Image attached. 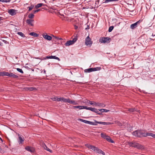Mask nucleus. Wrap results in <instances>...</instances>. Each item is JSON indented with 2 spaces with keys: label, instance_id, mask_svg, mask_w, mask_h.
<instances>
[{
  "label": "nucleus",
  "instance_id": "nucleus-31",
  "mask_svg": "<svg viewBox=\"0 0 155 155\" xmlns=\"http://www.w3.org/2000/svg\"><path fill=\"white\" fill-rule=\"evenodd\" d=\"M147 136H150L152 137L153 138H155V134H153L152 133H147Z\"/></svg>",
  "mask_w": 155,
  "mask_h": 155
},
{
  "label": "nucleus",
  "instance_id": "nucleus-17",
  "mask_svg": "<svg viewBox=\"0 0 155 155\" xmlns=\"http://www.w3.org/2000/svg\"><path fill=\"white\" fill-rule=\"evenodd\" d=\"M34 20L32 19H28L26 20V23L28 25H30L31 26H33L34 25L33 23Z\"/></svg>",
  "mask_w": 155,
  "mask_h": 155
},
{
  "label": "nucleus",
  "instance_id": "nucleus-14",
  "mask_svg": "<svg viewBox=\"0 0 155 155\" xmlns=\"http://www.w3.org/2000/svg\"><path fill=\"white\" fill-rule=\"evenodd\" d=\"M8 76L10 77H12L15 78H18V77L17 75H15L12 73H8Z\"/></svg>",
  "mask_w": 155,
  "mask_h": 155
},
{
  "label": "nucleus",
  "instance_id": "nucleus-55",
  "mask_svg": "<svg viewBox=\"0 0 155 155\" xmlns=\"http://www.w3.org/2000/svg\"><path fill=\"white\" fill-rule=\"evenodd\" d=\"M120 24V22H119V23H117V26H119V24Z\"/></svg>",
  "mask_w": 155,
  "mask_h": 155
},
{
  "label": "nucleus",
  "instance_id": "nucleus-44",
  "mask_svg": "<svg viewBox=\"0 0 155 155\" xmlns=\"http://www.w3.org/2000/svg\"><path fill=\"white\" fill-rule=\"evenodd\" d=\"M79 120H80L81 121L84 122L85 123H86L87 120H84L82 119H80Z\"/></svg>",
  "mask_w": 155,
  "mask_h": 155
},
{
  "label": "nucleus",
  "instance_id": "nucleus-19",
  "mask_svg": "<svg viewBox=\"0 0 155 155\" xmlns=\"http://www.w3.org/2000/svg\"><path fill=\"white\" fill-rule=\"evenodd\" d=\"M135 148H136L138 149L143 150L144 149L143 146L138 143H137V145Z\"/></svg>",
  "mask_w": 155,
  "mask_h": 155
},
{
  "label": "nucleus",
  "instance_id": "nucleus-29",
  "mask_svg": "<svg viewBox=\"0 0 155 155\" xmlns=\"http://www.w3.org/2000/svg\"><path fill=\"white\" fill-rule=\"evenodd\" d=\"M50 59H54L58 60L59 61H60V59L57 57L55 56H51Z\"/></svg>",
  "mask_w": 155,
  "mask_h": 155
},
{
  "label": "nucleus",
  "instance_id": "nucleus-39",
  "mask_svg": "<svg viewBox=\"0 0 155 155\" xmlns=\"http://www.w3.org/2000/svg\"><path fill=\"white\" fill-rule=\"evenodd\" d=\"M16 70L20 72L21 73L23 74L24 73L23 71L21 69L19 68H17Z\"/></svg>",
  "mask_w": 155,
  "mask_h": 155
},
{
  "label": "nucleus",
  "instance_id": "nucleus-59",
  "mask_svg": "<svg viewBox=\"0 0 155 155\" xmlns=\"http://www.w3.org/2000/svg\"><path fill=\"white\" fill-rule=\"evenodd\" d=\"M44 72H45V70H44Z\"/></svg>",
  "mask_w": 155,
  "mask_h": 155
},
{
  "label": "nucleus",
  "instance_id": "nucleus-53",
  "mask_svg": "<svg viewBox=\"0 0 155 155\" xmlns=\"http://www.w3.org/2000/svg\"><path fill=\"white\" fill-rule=\"evenodd\" d=\"M3 41L5 44H6L7 43V41H5V40H3Z\"/></svg>",
  "mask_w": 155,
  "mask_h": 155
},
{
  "label": "nucleus",
  "instance_id": "nucleus-30",
  "mask_svg": "<svg viewBox=\"0 0 155 155\" xmlns=\"http://www.w3.org/2000/svg\"><path fill=\"white\" fill-rule=\"evenodd\" d=\"M128 111L130 112H133L134 111H138V110H137L135 108H130L128 109Z\"/></svg>",
  "mask_w": 155,
  "mask_h": 155
},
{
  "label": "nucleus",
  "instance_id": "nucleus-16",
  "mask_svg": "<svg viewBox=\"0 0 155 155\" xmlns=\"http://www.w3.org/2000/svg\"><path fill=\"white\" fill-rule=\"evenodd\" d=\"M68 99L65 98L64 97L59 98L58 99V101H63L65 103H68Z\"/></svg>",
  "mask_w": 155,
  "mask_h": 155
},
{
  "label": "nucleus",
  "instance_id": "nucleus-57",
  "mask_svg": "<svg viewBox=\"0 0 155 155\" xmlns=\"http://www.w3.org/2000/svg\"><path fill=\"white\" fill-rule=\"evenodd\" d=\"M116 19H113V21H116Z\"/></svg>",
  "mask_w": 155,
  "mask_h": 155
},
{
  "label": "nucleus",
  "instance_id": "nucleus-2",
  "mask_svg": "<svg viewBox=\"0 0 155 155\" xmlns=\"http://www.w3.org/2000/svg\"><path fill=\"white\" fill-rule=\"evenodd\" d=\"M132 134L138 137H146L147 136V133H146L140 130H138L133 132Z\"/></svg>",
  "mask_w": 155,
  "mask_h": 155
},
{
  "label": "nucleus",
  "instance_id": "nucleus-27",
  "mask_svg": "<svg viewBox=\"0 0 155 155\" xmlns=\"http://www.w3.org/2000/svg\"><path fill=\"white\" fill-rule=\"evenodd\" d=\"M44 5L43 3H38L35 6V8H39L41 6Z\"/></svg>",
  "mask_w": 155,
  "mask_h": 155
},
{
  "label": "nucleus",
  "instance_id": "nucleus-54",
  "mask_svg": "<svg viewBox=\"0 0 155 155\" xmlns=\"http://www.w3.org/2000/svg\"><path fill=\"white\" fill-rule=\"evenodd\" d=\"M25 68L27 69H29V68L28 66H26Z\"/></svg>",
  "mask_w": 155,
  "mask_h": 155
},
{
  "label": "nucleus",
  "instance_id": "nucleus-15",
  "mask_svg": "<svg viewBox=\"0 0 155 155\" xmlns=\"http://www.w3.org/2000/svg\"><path fill=\"white\" fill-rule=\"evenodd\" d=\"M94 104L95 106H98L102 107H104L105 106V105L102 103L95 102Z\"/></svg>",
  "mask_w": 155,
  "mask_h": 155
},
{
  "label": "nucleus",
  "instance_id": "nucleus-24",
  "mask_svg": "<svg viewBox=\"0 0 155 155\" xmlns=\"http://www.w3.org/2000/svg\"><path fill=\"white\" fill-rule=\"evenodd\" d=\"M29 35L35 37H37L38 36V34L34 32H31L29 34Z\"/></svg>",
  "mask_w": 155,
  "mask_h": 155
},
{
  "label": "nucleus",
  "instance_id": "nucleus-33",
  "mask_svg": "<svg viewBox=\"0 0 155 155\" xmlns=\"http://www.w3.org/2000/svg\"><path fill=\"white\" fill-rule=\"evenodd\" d=\"M17 34H18L19 35L21 36V37H25V35L24 34L22 33V32H17Z\"/></svg>",
  "mask_w": 155,
  "mask_h": 155
},
{
  "label": "nucleus",
  "instance_id": "nucleus-47",
  "mask_svg": "<svg viewBox=\"0 0 155 155\" xmlns=\"http://www.w3.org/2000/svg\"><path fill=\"white\" fill-rule=\"evenodd\" d=\"M4 151L1 148H0V152L2 153H4Z\"/></svg>",
  "mask_w": 155,
  "mask_h": 155
},
{
  "label": "nucleus",
  "instance_id": "nucleus-42",
  "mask_svg": "<svg viewBox=\"0 0 155 155\" xmlns=\"http://www.w3.org/2000/svg\"><path fill=\"white\" fill-rule=\"evenodd\" d=\"M10 2V0H0V2Z\"/></svg>",
  "mask_w": 155,
  "mask_h": 155
},
{
  "label": "nucleus",
  "instance_id": "nucleus-37",
  "mask_svg": "<svg viewBox=\"0 0 155 155\" xmlns=\"http://www.w3.org/2000/svg\"><path fill=\"white\" fill-rule=\"evenodd\" d=\"M115 123L119 126H122V124L119 121H116Z\"/></svg>",
  "mask_w": 155,
  "mask_h": 155
},
{
  "label": "nucleus",
  "instance_id": "nucleus-48",
  "mask_svg": "<svg viewBox=\"0 0 155 155\" xmlns=\"http://www.w3.org/2000/svg\"><path fill=\"white\" fill-rule=\"evenodd\" d=\"M142 21V20H139V21H138L136 23H137V24L138 25V24H139Z\"/></svg>",
  "mask_w": 155,
  "mask_h": 155
},
{
  "label": "nucleus",
  "instance_id": "nucleus-9",
  "mask_svg": "<svg viewBox=\"0 0 155 155\" xmlns=\"http://www.w3.org/2000/svg\"><path fill=\"white\" fill-rule=\"evenodd\" d=\"M88 107L84 105H78L76 106H73V108L75 109L78 108L80 110L82 109H86L87 110Z\"/></svg>",
  "mask_w": 155,
  "mask_h": 155
},
{
  "label": "nucleus",
  "instance_id": "nucleus-6",
  "mask_svg": "<svg viewBox=\"0 0 155 155\" xmlns=\"http://www.w3.org/2000/svg\"><path fill=\"white\" fill-rule=\"evenodd\" d=\"M85 44L87 45H89L91 46L92 44V42L91 41V39L90 38L89 36H88L86 38L85 40Z\"/></svg>",
  "mask_w": 155,
  "mask_h": 155
},
{
  "label": "nucleus",
  "instance_id": "nucleus-46",
  "mask_svg": "<svg viewBox=\"0 0 155 155\" xmlns=\"http://www.w3.org/2000/svg\"><path fill=\"white\" fill-rule=\"evenodd\" d=\"M88 103L90 104V105H93V104L95 105L94 103H92V101H89V102H88Z\"/></svg>",
  "mask_w": 155,
  "mask_h": 155
},
{
  "label": "nucleus",
  "instance_id": "nucleus-1",
  "mask_svg": "<svg viewBox=\"0 0 155 155\" xmlns=\"http://www.w3.org/2000/svg\"><path fill=\"white\" fill-rule=\"evenodd\" d=\"M95 122H92L87 120L86 124H87L90 125H97V124H103L105 125H108L111 124H113V123L110 122H106L101 121H97L96 120H95Z\"/></svg>",
  "mask_w": 155,
  "mask_h": 155
},
{
  "label": "nucleus",
  "instance_id": "nucleus-50",
  "mask_svg": "<svg viewBox=\"0 0 155 155\" xmlns=\"http://www.w3.org/2000/svg\"><path fill=\"white\" fill-rule=\"evenodd\" d=\"M74 29L76 30L78 28V26L76 25L74 26Z\"/></svg>",
  "mask_w": 155,
  "mask_h": 155
},
{
  "label": "nucleus",
  "instance_id": "nucleus-43",
  "mask_svg": "<svg viewBox=\"0 0 155 155\" xmlns=\"http://www.w3.org/2000/svg\"><path fill=\"white\" fill-rule=\"evenodd\" d=\"M77 38H73L72 40H71V41H73V44H74V43L75 42H76V41H77Z\"/></svg>",
  "mask_w": 155,
  "mask_h": 155
},
{
  "label": "nucleus",
  "instance_id": "nucleus-56",
  "mask_svg": "<svg viewBox=\"0 0 155 155\" xmlns=\"http://www.w3.org/2000/svg\"><path fill=\"white\" fill-rule=\"evenodd\" d=\"M152 36H153V37L154 36H155V35H153V34L152 35Z\"/></svg>",
  "mask_w": 155,
  "mask_h": 155
},
{
  "label": "nucleus",
  "instance_id": "nucleus-35",
  "mask_svg": "<svg viewBox=\"0 0 155 155\" xmlns=\"http://www.w3.org/2000/svg\"><path fill=\"white\" fill-rule=\"evenodd\" d=\"M117 1V0H105L104 2V3H107L110 2L116 1Z\"/></svg>",
  "mask_w": 155,
  "mask_h": 155
},
{
  "label": "nucleus",
  "instance_id": "nucleus-51",
  "mask_svg": "<svg viewBox=\"0 0 155 155\" xmlns=\"http://www.w3.org/2000/svg\"><path fill=\"white\" fill-rule=\"evenodd\" d=\"M55 38H56L58 40H60L62 39L61 38H58V37H55Z\"/></svg>",
  "mask_w": 155,
  "mask_h": 155
},
{
  "label": "nucleus",
  "instance_id": "nucleus-10",
  "mask_svg": "<svg viewBox=\"0 0 155 155\" xmlns=\"http://www.w3.org/2000/svg\"><path fill=\"white\" fill-rule=\"evenodd\" d=\"M42 36L45 39L48 41H51L52 39V37L51 36L48 35L46 33L43 34L42 35Z\"/></svg>",
  "mask_w": 155,
  "mask_h": 155
},
{
  "label": "nucleus",
  "instance_id": "nucleus-25",
  "mask_svg": "<svg viewBox=\"0 0 155 155\" xmlns=\"http://www.w3.org/2000/svg\"><path fill=\"white\" fill-rule=\"evenodd\" d=\"M8 72H0V75L8 76Z\"/></svg>",
  "mask_w": 155,
  "mask_h": 155
},
{
  "label": "nucleus",
  "instance_id": "nucleus-32",
  "mask_svg": "<svg viewBox=\"0 0 155 155\" xmlns=\"http://www.w3.org/2000/svg\"><path fill=\"white\" fill-rule=\"evenodd\" d=\"M27 89L30 91L35 90L36 89V88L33 87H28L27 88Z\"/></svg>",
  "mask_w": 155,
  "mask_h": 155
},
{
  "label": "nucleus",
  "instance_id": "nucleus-18",
  "mask_svg": "<svg viewBox=\"0 0 155 155\" xmlns=\"http://www.w3.org/2000/svg\"><path fill=\"white\" fill-rule=\"evenodd\" d=\"M25 149L27 150L31 153L33 152L34 151V150L33 148L29 146L26 147Z\"/></svg>",
  "mask_w": 155,
  "mask_h": 155
},
{
  "label": "nucleus",
  "instance_id": "nucleus-20",
  "mask_svg": "<svg viewBox=\"0 0 155 155\" xmlns=\"http://www.w3.org/2000/svg\"><path fill=\"white\" fill-rule=\"evenodd\" d=\"M95 152L99 154H101L103 155H105L104 153L97 147V149H96Z\"/></svg>",
  "mask_w": 155,
  "mask_h": 155
},
{
  "label": "nucleus",
  "instance_id": "nucleus-26",
  "mask_svg": "<svg viewBox=\"0 0 155 155\" xmlns=\"http://www.w3.org/2000/svg\"><path fill=\"white\" fill-rule=\"evenodd\" d=\"M43 147L45 150L49 151L50 152H52V151L49 148H48L45 145H43Z\"/></svg>",
  "mask_w": 155,
  "mask_h": 155
},
{
  "label": "nucleus",
  "instance_id": "nucleus-52",
  "mask_svg": "<svg viewBox=\"0 0 155 155\" xmlns=\"http://www.w3.org/2000/svg\"><path fill=\"white\" fill-rule=\"evenodd\" d=\"M46 59H50V56H46Z\"/></svg>",
  "mask_w": 155,
  "mask_h": 155
},
{
  "label": "nucleus",
  "instance_id": "nucleus-12",
  "mask_svg": "<svg viewBox=\"0 0 155 155\" xmlns=\"http://www.w3.org/2000/svg\"><path fill=\"white\" fill-rule=\"evenodd\" d=\"M137 142L135 141H133L132 142H128V144L130 147L135 148L137 144Z\"/></svg>",
  "mask_w": 155,
  "mask_h": 155
},
{
  "label": "nucleus",
  "instance_id": "nucleus-38",
  "mask_svg": "<svg viewBox=\"0 0 155 155\" xmlns=\"http://www.w3.org/2000/svg\"><path fill=\"white\" fill-rule=\"evenodd\" d=\"M114 27L113 26L110 27L109 28V29H108V31L109 32H111L112 31V30H113V29H114Z\"/></svg>",
  "mask_w": 155,
  "mask_h": 155
},
{
  "label": "nucleus",
  "instance_id": "nucleus-13",
  "mask_svg": "<svg viewBox=\"0 0 155 155\" xmlns=\"http://www.w3.org/2000/svg\"><path fill=\"white\" fill-rule=\"evenodd\" d=\"M68 103L70 104H72L73 105H77L78 104V102L74 100H70L68 98Z\"/></svg>",
  "mask_w": 155,
  "mask_h": 155
},
{
  "label": "nucleus",
  "instance_id": "nucleus-58",
  "mask_svg": "<svg viewBox=\"0 0 155 155\" xmlns=\"http://www.w3.org/2000/svg\"><path fill=\"white\" fill-rule=\"evenodd\" d=\"M32 71H34V69H32Z\"/></svg>",
  "mask_w": 155,
  "mask_h": 155
},
{
  "label": "nucleus",
  "instance_id": "nucleus-45",
  "mask_svg": "<svg viewBox=\"0 0 155 155\" xmlns=\"http://www.w3.org/2000/svg\"><path fill=\"white\" fill-rule=\"evenodd\" d=\"M40 11V9H37V10H34V11H33V13L34 14H35V13L37 12H38L39 11Z\"/></svg>",
  "mask_w": 155,
  "mask_h": 155
},
{
  "label": "nucleus",
  "instance_id": "nucleus-28",
  "mask_svg": "<svg viewBox=\"0 0 155 155\" xmlns=\"http://www.w3.org/2000/svg\"><path fill=\"white\" fill-rule=\"evenodd\" d=\"M99 110L102 112H107L110 111L109 110H107L106 109H99Z\"/></svg>",
  "mask_w": 155,
  "mask_h": 155
},
{
  "label": "nucleus",
  "instance_id": "nucleus-36",
  "mask_svg": "<svg viewBox=\"0 0 155 155\" xmlns=\"http://www.w3.org/2000/svg\"><path fill=\"white\" fill-rule=\"evenodd\" d=\"M59 98H58L57 97H55L53 98H51V99L54 101H58V99Z\"/></svg>",
  "mask_w": 155,
  "mask_h": 155
},
{
  "label": "nucleus",
  "instance_id": "nucleus-22",
  "mask_svg": "<svg viewBox=\"0 0 155 155\" xmlns=\"http://www.w3.org/2000/svg\"><path fill=\"white\" fill-rule=\"evenodd\" d=\"M73 42V41L71 40L68 41L65 43V45L66 46H70L74 44Z\"/></svg>",
  "mask_w": 155,
  "mask_h": 155
},
{
  "label": "nucleus",
  "instance_id": "nucleus-34",
  "mask_svg": "<svg viewBox=\"0 0 155 155\" xmlns=\"http://www.w3.org/2000/svg\"><path fill=\"white\" fill-rule=\"evenodd\" d=\"M35 15L33 14H31L28 15V17L30 19L33 18L34 17Z\"/></svg>",
  "mask_w": 155,
  "mask_h": 155
},
{
  "label": "nucleus",
  "instance_id": "nucleus-21",
  "mask_svg": "<svg viewBox=\"0 0 155 155\" xmlns=\"http://www.w3.org/2000/svg\"><path fill=\"white\" fill-rule=\"evenodd\" d=\"M108 142L111 143H114V141L110 137L107 136L105 139Z\"/></svg>",
  "mask_w": 155,
  "mask_h": 155
},
{
  "label": "nucleus",
  "instance_id": "nucleus-7",
  "mask_svg": "<svg viewBox=\"0 0 155 155\" xmlns=\"http://www.w3.org/2000/svg\"><path fill=\"white\" fill-rule=\"evenodd\" d=\"M85 146L87 147L89 149H91L92 150H93L95 152L96 149H97V147L91 145L87 143L86 144Z\"/></svg>",
  "mask_w": 155,
  "mask_h": 155
},
{
  "label": "nucleus",
  "instance_id": "nucleus-4",
  "mask_svg": "<svg viewBox=\"0 0 155 155\" xmlns=\"http://www.w3.org/2000/svg\"><path fill=\"white\" fill-rule=\"evenodd\" d=\"M110 38L107 37H104L100 38L99 41L101 43H105L106 42L109 43L110 41Z\"/></svg>",
  "mask_w": 155,
  "mask_h": 155
},
{
  "label": "nucleus",
  "instance_id": "nucleus-40",
  "mask_svg": "<svg viewBox=\"0 0 155 155\" xmlns=\"http://www.w3.org/2000/svg\"><path fill=\"white\" fill-rule=\"evenodd\" d=\"M101 137L104 138V139H105L107 136L106 135L104 134L101 133Z\"/></svg>",
  "mask_w": 155,
  "mask_h": 155
},
{
  "label": "nucleus",
  "instance_id": "nucleus-8",
  "mask_svg": "<svg viewBox=\"0 0 155 155\" xmlns=\"http://www.w3.org/2000/svg\"><path fill=\"white\" fill-rule=\"evenodd\" d=\"M18 140L19 144H22L25 140L24 137L21 135H20L19 134L18 135Z\"/></svg>",
  "mask_w": 155,
  "mask_h": 155
},
{
  "label": "nucleus",
  "instance_id": "nucleus-49",
  "mask_svg": "<svg viewBox=\"0 0 155 155\" xmlns=\"http://www.w3.org/2000/svg\"><path fill=\"white\" fill-rule=\"evenodd\" d=\"M89 28H90L89 26L88 25H87V27L85 28V30H87Z\"/></svg>",
  "mask_w": 155,
  "mask_h": 155
},
{
  "label": "nucleus",
  "instance_id": "nucleus-23",
  "mask_svg": "<svg viewBox=\"0 0 155 155\" xmlns=\"http://www.w3.org/2000/svg\"><path fill=\"white\" fill-rule=\"evenodd\" d=\"M137 23L135 22L134 24H131L130 25V28L132 29H134L137 27Z\"/></svg>",
  "mask_w": 155,
  "mask_h": 155
},
{
  "label": "nucleus",
  "instance_id": "nucleus-3",
  "mask_svg": "<svg viewBox=\"0 0 155 155\" xmlns=\"http://www.w3.org/2000/svg\"><path fill=\"white\" fill-rule=\"evenodd\" d=\"M101 69V67L91 68L84 70V71L86 73H90L92 71H99Z\"/></svg>",
  "mask_w": 155,
  "mask_h": 155
},
{
  "label": "nucleus",
  "instance_id": "nucleus-11",
  "mask_svg": "<svg viewBox=\"0 0 155 155\" xmlns=\"http://www.w3.org/2000/svg\"><path fill=\"white\" fill-rule=\"evenodd\" d=\"M17 11L14 9H10L8 10V13L12 16L15 15Z\"/></svg>",
  "mask_w": 155,
  "mask_h": 155
},
{
  "label": "nucleus",
  "instance_id": "nucleus-41",
  "mask_svg": "<svg viewBox=\"0 0 155 155\" xmlns=\"http://www.w3.org/2000/svg\"><path fill=\"white\" fill-rule=\"evenodd\" d=\"M34 7V5H31L30 6L28 7V11H30Z\"/></svg>",
  "mask_w": 155,
  "mask_h": 155
},
{
  "label": "nucleus",
  "instance_id": "nucleus-5",
  "mask_svg": "<svg viewBox=\"0 0 155 155\" xmlns=\"http://www.w3.org/2000/svg\"><path fill=\"white\" fill-rule=\"evenodd\" d=\"M87 110L94 112L99 115H101L102 114L101 113L99 112L100 111L99 110V109L97 110L94 107H88Z\"/></svg>",
  "mask_w": 155,
  "mask_h": 155
}]
</instances>
